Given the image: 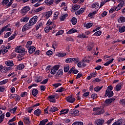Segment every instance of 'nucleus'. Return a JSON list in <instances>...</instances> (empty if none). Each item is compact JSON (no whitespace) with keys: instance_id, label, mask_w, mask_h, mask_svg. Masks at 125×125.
I'll return each instance as SVG.
<instances>
[{"instance_id":"obj_1","label":"nucleus","mask_w":125,"mask_h":125,"mask_svg":"<svg viewBox=\"0 0 125 125\" xmlns=\"http://www.w3.org/2000/svg\"><path fill=\"white\" fill-rule=\"evenodd\" d=\"M16 52L18 53H21L22 55H25L27 53V51H25V48H22L21 46H18L15 48Z\"/></svg>"},{"instance_id":"obj_2","label":"nucleus","mask_w":125,"mask_h":125,"mask_svg":"<svg viewBox=\"0 0 125 125\" xmlns=\"http://www.w3.org/2000/svg\"><path fill=\"white\" fill-rule=\"evenodd\" d=\"M95 115H101L104 113V109L101 107H95L93 109Z\"/></svg>"},{"instance_id":"obj_3","label":"nucleus","mask_w":125,"mask_h":125,"mask_svg":"<svg viewBox=\"0 0 125 125\" xmlns=\"http://www.w3.org/2000/svg\"><path fill=\"white\" fill-rule=\"evenodd\" d=\"M37 21H38V16H35L29 20L28 24L30 26H33V25H35V24L37 23Z\"/></svg>"},{"instance_id":"obj_4","label":"nucleus","mask_w":125,"mask_h":125,"mask_svg":"<svg viewBox=\"0 0 125 125\" xmlns=\"http://www.w3.org/2000/svg\"><path fill=\"white\" fill-rule=\"evenodd\" d=\"M59 68H60V66L58 65L54 66L51 70L50 74H51V75H55L57 71L59 70Z\"/></svg>"},{"instance_id":"obj_5","label":"nucleus","mask_w":125,"mask_h":125,"mask_svg":"<svg viewBox=\"0 0 125 125\" xmlns=\"http://www.w3.org/2000/svg\"><path fill=\"white\" fill-rule=\"evenodd\" d=\"M29 10H30V7L28 6H25L21 10V13L22 15H26Z\"/></svg>"},{"instance_id":"obj_6","label":"nucleus","mask_w":125,"mask_h":125,"mask_svg":"<svg viewBox=\"0 0 125 125\" xmlns=\"http://www.w3.org/2000/svg\"><path fill=\"white\" fill-rule=\"evenodd\" d=\"M56 96H57V94H55L49 96L48 98L50 102H52V103H55L56 102V100L55 99Z\"/></svg>"},{"instance_id":"obj_7","label":"nucleus","mask_w":125,"mask_h":125,"mask_svg":"<svg viewBox=\"0 0 125 125\" xmlns=\"http://www.w3.org/2000/svg\"><path fill=\"white\" fill-rule=\"evenodd\" d=\"M63 76V69H59L57 72L55 76L56 79H59V78H61Z\"/></svg>"},{"instance_id":"obj_8","label":"nucleus","mask_w":125,"mask_h":125,"mask_svg":"<svg viewBox=\"0 0 125 125\" xmlns=\"http://www.w3.org/2000/svg\"><path fill=\"white\" fill-rule=\"evenodd\" d=\"M65 100L69 103H74V102L76 101V99L72 96H69L68 97L65 98Z\"/></svg>"},{"instance_id":"obj_9","label":"nucleus","mask_w":125,"mask_h":125,"mask_svg":"<svg viewBox=\"0 0 125 125\" xmlns=\"http://www.w3.org/2000/svg\"><path fill=\"white\" fill-rule=\"evenodd\" d=\"M28 50V53L30 54H33L36 50V47L34 46H30L29 48H27Z\"/></svg>"},{"instance_id":"obj_10","label":"nucleus","mask_w":125,"mask_h":125,"mask_svg":"<svg viewBox=\"0 0 125 125\" xmlns=\"http://www.w3.org/2000/svg\"><path fill=\"white\" fill-rule=\"evenodd\" d=\"M114 95V92L113 91H108V90H106L105 91V96H108V97H112Z\"/></svg>"},{"instance_id":"obj_11","label":"nucleus","mask_w":125,"mask_h":125,"mask_svg":"<svg viewBox=\"0 0 125 125\" xmlns=\"http://www.w3.org/2000/svg\"><path fill=\"white\" fill-rule=\"evenodd\" d=\"M23 122L25 125H31V121H30V118H29V117H24L23 118Z\"/></svg>"},{"instance_id":"obj_12","label":"nucleus","mask_w":125,"mask_h":125,"mask_svg":"<svg viewBox=\"0 0 125 125\" xmlns=\"http://www.w3.org/2000/svg\"><path fill=\"white\" fill-rule=\"evenodd\" d=\"M79 111L77 109H71L70 110V114H72V116H79Z\"/></svg>"},{"instance_id":"obj_13","label":"nucleus","mask_w":125,"mask_h":125,"mask_svg":"<svg viewBox=\"0 0 125 125\" xmlns=\"http://www.w3.org/2000/svg\"><path fill=\"white\" fill-rule=\"evenodd\" d=\"M84 10H85V8H81L79 10L75 12V14L78 16V15L83 14L84 12Z\"/></svg>"},{"instance_id":"obj_14","label":"nucleus","mask_w":125,"mask_h":125,"mask_svg":"<svg viewBox=\"0 0 125 125\" xmlns=\"http://www.w3.org/2000/svg\"><path fill=\"white\" fill-rule=\"evenodd\" d=\"M5 64L6 66L9 67H12L14 66V63H13V61H7L5 62Z\"/></svg>"},{"instance_id":"obj_15","label":"nucleus","mask_w":125,"mask_h":125,"mask_svg":"<svg viewBox=\"0 0 125 125\" xmlns=\"http://www.w3.org/2000/svg\"><path fill=\"white\" fill-rule=\"evenodd\" d=\"M30 27H31V25L28 23H26L22 27V32H25V31H27V30H29V29H30Z\"/></svg>"},{"instance_id":"obj_16","label":"nucleus","mask_w":125,"mask_h":125,"mask_svg":"<svg viewBox=\"0 0 125 125\" xmlns=\"http://www.w3.org/2000/svg\"><path fill=\"white\" fill-rule=\"evenodd\" d=\"M30 27H31V25L28 23H26L22 27V32H25V31H27V30H29V29H30Z\"/></svg>"},{"instance_id":"obj_17","label":"nucleus","mask_w":125,"mask_h":125,"mask_svg":"<svg viewBox=\"0 0 125 125\" xmlns=\"http://www.w3.org/2000/svg\"><path fill=\"white\" fill-rule=\"evenodd\" d=\"M68 113H69V109H62L60 111L59 115H66Z\"/></svg>"},{"instance_id":"obj_18","label":"nucleus","mask_w":125,"mask_h":125,"mask_svg":"<svg viewBox=\"0 0 125 125\" xmlns=\"http://www.w3.org/2000/svg\"><path fill=\"white\" fill-rule=\"evenodd\" d=\"M125 5V0H124L123 1H122L121 2H120V3L117 6V7H118V9H122V7H124Z\"/></svg>"},{"instance_id":"obj_19","label":"nucleus","mask_w":125,"mask_h":125,"mask_svg":"<svg viewBox=\"0 0 125 125\" xmlns=\"http://www.w3.org/2000/svg\"><path fill=\"white\" fill-rule=\"evenodd\" d=\"M92 26H93V23L91 22H88L83 24V27L86 29H89L90 28H91Z\"/></svg>"},{"instance_id":"obj_20","label":"nucleus","mask_w":125,"mask_h":125,"mask_svg":"<svg viewBox=\"0 0 125 125\" xmlns=\"http://www.w3.org/2000/svg\"><path fill=\"white\" fill-rule=\"evenodd\" d=\"M74 33H78V30L75 28H72L67 32L66 34L67 35H71V34H74Z\"/></svg>"},{"instance_id":"obj_21","label":"nucleus","mask_w":125,"mask_h":125,"mask_svg":"<svg viewBox=\"0 0 125 125\" xmlns=\"http://www.w3.org/2000/svg\"><path fill=\"white\" fill-rule=\"evenodd\" d=\"M114 101H115V98H112L107 99L105 101V104L109 105V104H111V103H112V102H114Z\"/></svg>"},{"instance_id":"obj_22","label":"nucleus","mask_w":125,"mask_h":125,"mask_svg":"<svg viewBox=\"0 0 125 125\" xmlns=\"http://www.w3.org/2000/svg\"><path fill=\"white\" fill-rule=\"evenodd\" d=\"M1 49L0 50V51H1V53H3V54L6 53V52L8 51V50L5 47H4V45L1 46Z\"/></svg>"},{"instance_id":"obj_23","label":"nucleus","mask_w":125,"mask_h":125,"mask_svg":"<svg viewBox=\"0 0 125 125\" xmlns=\"http://www.w3.org/2000/svg\"><path fill=\"white\" fill-rule=\"evenodd\" d=\"M120 10V9L118 7V6H114L109 10V13H113L114 11H119Z\"/></svg>"},{"instance_id":"obj_24","label":"nucleus","mask_w":125,"mask_h":125,"mask_svg":"<svg viewBox=\"0 0 125 125\" xmlns=\"http://www.w3.org/2000/svg\"><path fill=\"white\" fill-rule=\"evenodd\" d=\"M17 36V33H16V32H14L13 34H12L9 38H8V42H10V41L14 40V39H15V37Z\"/></svg>"},{"instance_id":"obj_25","label":"nucleus","mask_w":125,"mask_h":125,"mask_svg":"<svg viewBox=\"0 0 125 125\" xmlns=\"http://www.w3.org/2000/svg\"><path fill=\"white\" fill-rule=\"evenodd\" d=\"M78 39H87L88 36H86L85 34L82 33V34H79L77 36Z\"/></svg>"},{"instance_id":"obj_26","label":"nucleus","mask_w":125,"mask_h":125,"mask_svg":"<svg viewBox=\"0 0 125 125\" xmlns=\"http://www.w3.org/2000/svg\"><path fill=\"white\" fill-rule=\"evenodd\" d=\"M45 3L47 4V5H51L53 4V3L54 2V0H44Z\"/></svg>"},{"instance_id":"obj_27","label":"nucleus","mask_w":125,"mask_h":125,"mask_svg":"<svg viewBox=\"0 0 125 125\" xmlns=\"http://www.w3.org/2000/svg\"><path fill=\"white\" fill-rule=\"evenodd\" d=\"M78 67H79V68H82V67H85V64L84 63V61H82L81 62H80L78 63L77 64Z\"/></svg>"},{"instance_id":"obj_28","label":"nucleus","mask_w":125,"mask_h":125,"mask_svg":"<svg viewBox=\"0 0 125 125\" xmlns=\"http://www.w3.org/2000/svg\"><path fill=\"white\" fill-rule=\"evenodd\" d=\"M122 124H123V119H120L115 122L112 125H122Z\"/></svg>"},{"instance_id":"obj_29","label":"nucleus","mask_w":125,"mask_h":125,"mask_svg":"<svg viewBox=\"0 0 125 125\" xmlns=\"http://www.w3.org/2000/svg\"><path fill=\"white\" fill-rule=\"evenodd\" d=\"M95 123L97 125H103V124H104V120L102 119H98L95 121Z\"/></svg>"},{"instance_id":"obj_30","label":"nucleus","mask_w":125,"mask_h":125,"mask_svg":"<svg viewBox=\"0 0 125 125\" xmlns=\"http://www.w3.org/2000/svg\"><path fill=\"white\" fill-rule=\"evenodd\" d=\"M52 15V11H49L45 14V17L47 19H48L50 16Z\"/></svg>"},{"instance_id":"obj_31","label":"nucleus","mask_w":125,"mask_h":125,"mask_svg":"<svg viewBox=\"0 0 125 125\" xmlns=\"http://www.w3.org/2000/svg\"><path fill=\"white\" fill-rule=\"evenodd\" d=\"M38 93H39V90L37 89H34L32 91V94L34 96V97H36L37 95H38Z\"/></svg>"},{"instance_id":"obj_32","label":"nucleus","mask_w":125,"mask_h":125,"mask_svg":"<svg viewBox=\"0 0 125 125\" xmlns=\"http://www.w3.org/2000/svg\"><path fill=\"white\" fill-rule=\"evenodd\" d=\"M52 29V27L50 26V25H47L44 29V31L45 33H48Z\"/></svg>"},{"instance_id":"obj_33","label":"nucleus","mask_w":125,"mask_h":125,"mask_svg":"<svg viewBox=\"0 0 125 125\" xmlns=\"http://www.w3.org/2000/svg\"><path fill=\"white\" fill-rule=\"evenodd\" d=\"M97 11H98V10L94 11L92 12L89 13V14L88 15V17L92 18V17H93L94 16V15H95V14H97Z\"/></svg>"},{"instance_id":"obj_34","label":"nucleus","mask_w":125,"mask_h":125,"mask_svg":"<svg viewBox=\"0 0 125 125\" xmlns=\"http://www.w3.org/2000/svg\"><path fill=\"white\" fill-rule=\"evenodd\" d=\"M91 6L92 8H95V9H96L99 7V3H98V2L93 3L91 5Z\"/></svg>"},{"instance_id":"obj_35","label":"nucleus","mask_w":125,"mask_h":125,"mask_svg":"<svg viewBox=\"0 0 125 125\" xmlns=\"http://www.w3.org/2000/svg\"><path fill=\"white\" fill-rule=\"evenodd\" d=\"M17 106H15L13 108L9 110V112L11 114H15L16 113V110H17Z\"/></svg>"},{"instance_id":"obj_36","label":"nucleus","mask_w":125,"mask_h":125,"mask_svg":"<svg viewBox=\"0 0 125 125\" xmlns=\"http://www.w3.org/2000/svg\"><path fill=\"white\" fill-rule=\"evenodd\" d=\"M58 110V108L56 106H52L50 109V112H52V113H54V112H56V111Z\"/></svg>"},{"instance_id":"obj_37","label":"nucleus","mask_w":125,"mask_h":125,"mask_svg":"<svg viewBox=\"0 0 125 125\" xmlns=\"http://www.w3.org/2000/svg\"><path fill=\"white\" fill-rule=\"evenodd\" d=\"M73 73V74H78L79 73V70L75 69V67H73L70 70L69 73Z\"/></svg>"},{"instance_id":"obj_38","label":"nucleus","mask_w":125,"mask_h":125,"mask_svg":"<svg viewBox=\"0 0 125 125\" xmlns=\"http://www.w3.org/2000/svg\"><path fill=\"white\" fill-rule=\"evenodd\" d=\"M67 55L66 53H57V56L58 57H64Z\"/></svg>"},{"instance_id":"obj_39","label":"nucleus","mask_w":125,"mask_h":125,"mask_svg":"<svg viewBox=\"0 0 125 125\" xmlns=\"http://www.w3.org/2000/svg\"><path fill=\"white\" fill-rule=\"evenodd\" d=\"M41 27H42V22H39L36 25V29L39 30Z\"/></svg>"},{"instance_id":"obj_40","label":"nucleus","mask_w":125,"mask_h":125,"mask_svg":"<svg viewBox=\"0 0 125 125\" xmlns=\"http://www.w3.org/2000/svg\"><path fill=\"white\" fill-rule=\"evenodd\" d=\"M80 61V59L79 58H71V63L73 62H74L75 64H77V63L79 62Z\"/></svg>"},{"instance_id":"obj_41","label":"nucleus","mask_w":125,"mask_h":125,"mask_svg":"<svg viewBox=\"0 0 125 125\" xmlns=\"http://www.w3.org/2000/svg\"><path fill=\"white\" fill-rule=\"evenodd\" d=\"M32 43H33V42L31 41H28L26 42L25 47L26 48H29V47H31V45H32Z\"/></svg>"},{"instance_id":"obj_42","label":"nucleus","mask_w":125,"mask_h":125,"mask_svg":"<svg viewBox=\"0 0 125 125\" xmlns=\"http://www.w3.org/2000/svg\"><path fill=\"white\" fill-rule=\"evenodd\" d=\"M3 31H5V32H9L11 31V28H8V25H6L2 27Z\"/></svg>"},{"instance_id":"obj_43","label":"nucleus","mask_w":125,"mask_h":125,"mask_svg":"<svg viewBox=\"0 0 125 125\" xmlns=\"http://www.w3.org/2000/svg\"><path fill=\"white\" fill-rule=\"evenodd\" d=\"M91 60V59L90 58V56H88L86 57L84 60H83V61L84 62H87V63H89V61Z\"/></svg>"},{"instance_id":"obj_44","label":"nucleus","mask_w":125,"mask_h":125,"mask_svg":"<svg viewBox=\"0 0 125 125\" xmlns=\"http://www.w3.org/2000/svg\"><path fill=\"white\" fill-rule=\"evenodd\" d=\"M42 113V111L40 110V109H37V110L34 111V114L36 115V116H40Z\"/></svg>"},{"instance_id":"obj_45","label":"nucleus","mask_w":125,"mask_h":125,"mask_svg":"<svg viewBox=\"0 0 125 125\" xmlns=\"http://www.w3.org/2000/svg\"><path fill=\"white\" fill-rule=\"evenodd\" d=\"M118 21L119 23H123V22H125V17H121L119 19H118Z\"/></svg>"},{"instance_id":"obj_46","label":"nucleus","mask_w":125,"mask_h":125,"mask_svg":"<svg viewBox=\"0 0 125 125\" xmlns=\"http://www.w3.org/2000/svg\"><path fill=\"white\" fill-rule=\"evenodd\" d=\"M12 34V32L11 31L7 32L4 35V38L5 39H7V38L10 37V36H11Z\"/></svg>"},{"instance_id":"obj_47","label":"nucleus","mask_w":125,"mask_h":125,"mask_svg":"<svg viewBox=\"0 0 125 125\" xmlns=\"http://www.w3.org/2000/svg\"><path fill=\"white\" fill-rule=\"evenodd\" d=\"M102 88H103V86H102L101 87H99V86H97L96 87H95L94 88V90L96 92H98V91L101 90V89H102Z\"/></svg>"},{"instance_id":"obj_48","label":"nucleus","mask_w":125,"mask_h":125,"mask_svg":"<svg viewBox=\"0 0 125 125\" xmlns=\"http://www.w3.org/2000/svg\"><path fill=\"white\" fill-rule=\"evenodd\" d=\"M66 17H68V15L67 14H65V15H62L60 17V20L61 21H64L65 20V19Z\"/></svg>"},{"instance_id":"obj_49","label":"nucleus","mask_w":125,"mask_h":125,"mask_svg":"<svg viewBox=\"0 0 125 125\" xmlns=\"http://www.w3.org/2000/svg\"><path fill=\"white\" fill-rule=\"evenodd\" d=\"M25 68V65L24 64H20L17 67L18 70H23Z\"/></svg>"},{"instance_id":"obj_50","label":"nucleus","mask_w":125,"mask_h":125,"mask_svg":"<svg viewBox=\"0 0 125 125\" xmlns=\"http://www.w3.org/2000/svg\"><path fill=\"white\" fill-rule=\"evenodd\" d=\"M29 21V18L25 17L21 19V22H28Z\"/></svg>"},{"instance_id":"obj_51","label":"nucleus","mask_w":125,"mask_h":125,"mask_svg":"<svg viewBox=\"0 0 125 125\" xmlns=\"http://www.w3.org/2000/svg\"><path fill=\"white\" fill-rule=\"evenodd\" d=\"M113 61H114L113 58L111 59V60L105 63H104V66H109V65H110V64H111V63H112V62H113Z\"/></svg>"},{"instance_id":"obj_52","label":"nucleus","mask_w":125,"mask_h":125,"mask_svg":"<svg viewBox=\"0 0 125 125\" xmlns=\"http://www.w3.org/2000/svg\"><path fill=\"white\" fill-rule=\"evenodd\" d=\"M77 18L74 17L71 20L72 24L73 25H76L77 24Z\"/></svg>"},{"instance_id":"obj_53","label":"nucleus","mask_w":125,"mask_h":125,"mask_svg":"<svg viewBox=\"0 0 125 125\" xmlns=\"http://www.w3.org/2000/svg\"><path fill=\"white\" fill-rule=\"evenodd\" d=\"M80 7H81V6H80L79 5H75L72 8V10H73V11L78 10V9H79V8H80Z\"/></svg>"},{"instance_id":"obj_54","label":"nucleus","mask_w":125,"mask_h":125,"mask_svg":"<svg viewBox=\"0 0 125 125\" xmlns=\"http://www.w3.org/2000/svg\"><path fill=\"white\" fill-rule=\"evenodd\" d=\"M8 82V79H5L1 82H0V85L2 84H5L7 83Z\"/></svg>"},{"instance_id":"obj_55","label":"nucleus","mask_w":125,"mask_h":125,"mask_svg":"<svg viewBox=\"0 0 125 125\" xmlns=\"http://www.w3.org/2000/svg\"><path fill=\"white\" fill-rule=\"evenodd\" d=\"M58 15H59V13L58 12H55L54 13L53 20H56V19H57V17H58Z\"/></svg>"},{"instance_id":"obj_56","label":"nucleus","mask_w":125,"mask_h":125,"mask_svg":"<svg viewBox=\"0 0 125 125\" xmlns=\"http://www.w3.org/2000/svg\"><path fill=\"white\" fill-rule=\"evenodd\" d=\"M63 34H64V31L60 30L59 32L56 33V37H57V36H61V35H63Z\"/></svg>"},{"instance_id":"obj_57","label":"nucleus","mask_w":125,"mask_h":125,"mask_svg":"<svg viewBox=\"0 0 125 125\" xmlns=\"http://www.w3.org/2000/svg\"><path fill=\"white\" fill-rule=\"evenodd\" d=\"M122 88V86L120 84H118L116 86L115 90L116 91H120Z\"/></svg>"},{"instance_id":"obj_58","label":"nucleus","mask_w":125,"mask_h":125,"mask_svg":"<svg viewBox=\"0 0 125 125\" xmlns=\"http://www.w3.org/2000/svg\"><path fill=\"white\" fill-rule=\"evenodd\" d=\"M119 103L122 106H125V99L120 100Z\"/></svg>"},{"instance_id":"obj_59","label":"nucleus","mask_w":125,"mask_h":125,"mask_svg":"<svg viewBox=\"0 0 125 125\" xmlns=\"http://www.w3.org/2000/svg\"><path fill=\"white\" fill-rule=\"evenodd\" d=\"M70 69V67L69 66V65H66L64 67V72L65 73H67V72H68V71H69V69Z\"/></svg>"},{"instance_id":"obj_60","label":"nucleus","mask_w":125,"mask_h":125,"mask_svg":"<svg viewBox=\"0 0 125 125\" xmlns=\"http://www.w3.org/2000/svg\"><path fill=\"white\" fill-rule=\"evenodd\" d=\"M64 90H65V89L64 88H63L62 87H61L59 88L58 89H57L56 91V92H63V91H64Z\"/></svg>"},{"instance_id":"obj_61","label":"nucleus","mask_w":125,"mask_h":125,"mask_svg":"<svg viewBox=\"0 0 125 125\" xmlns=\"http://www.w3.org/2000/svg\"><path fill=\"white\" fill-rule=\"evenodd\" d=\"M4 119V114H2L0 116V123L3 122V120Z\"/></svg>"},{"instance_id":"obj_62","label":"nucleus","mask_w":125,"mask_h":125,"mask_svg":"<svg viewBox=\"0 0 125 125\" xmlns=\"http://www.w3.org/2000/svg\"><path fill=\"white\" fill-rule=\"evenodd\" d=\"M28 95V93L27 92H23L22 93H21V97H25Z\"/></svg>"},{"instance_id":"obj_63","label":"nucleus","mask_w":125,"mask_h":125,"mask_svg":"<svg viewBox=\"0 0 125 125\" xmlns=\"http://www.w3.org/2000/svg\"><path fill=\"white\" fill-rule=\"evenodd\" d=\"M101 34H102V32H101V31L99 30V31L96 32L94 33V35H95V36H101Z\"/></svg>"},{"instance_id":"obj_64","label":"nucleus","mask_w":125,"mask_h":125,"mask_svg":"<svg viewBox=\"0 0 125 125\" xmlns=\"http://www.w3.org/2000/svg\"><path fill=\"white\" fill-rule=\"evenodd\" d=\"M72 125H83V122H74Z\"/></svg>"}]
</instances>
